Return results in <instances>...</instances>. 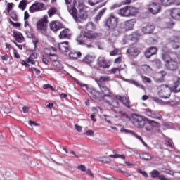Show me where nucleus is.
Masks as SVG:
<instances>
[{
  "mask_svg": "<svg viewBox=\"0 0 180 180\" xmlns=\"http://www.w3.org/2000/svg\"><path fill=\"white\" fill-rule=\"evenodd\" d=\"M65 2L68 6V11L69 13L72 15L75 22L78 23L80 22L79 19H83V20H86V19H88V12L86 11V10L80 11L78 13V11H77V8H75V7L77 6V1L65 0Z\"/></svg>",
  "mask_w": 180,
  "mask_h": 180,
  "instance_id": "nucleus-1",
  "label": "nucleus"
},
{
  "mask_svg": "<svg viewBox=\"0 0 180 180\" xmlns=\"http://www.w3.org/2000/svg\"><path fill=\"white\" fill-rule=\"evenodd\" d=\"M47 19V15H45L42 18L39 19L37 22V29L42 34H44V36L49 37V36H50V32H49V27L47 26V23H49V20Z\"/></svg>",
  "mask_w": 180,
  "mask_h": 180,
  "instance_id": "nucleus-2",
  "label": "nucleus"
},
{
  "mask_svg": "<svg viewBox=\"0 0 180 180\" xmlns=\"http://www.w3.org/2000/svg\"><path fill=\"white\" fill-rule=\"evenodd\" d=\"M84 37L86 39H94L99 37V34L94 32V31H85L82 35H79L77 37V41L78 44H85V41H84Z\"/></svg>",
  "mask_w": 180,
  "mask_h": 180,
  "instance_id": "nucleus-3",
  "label": "nucleus"
},
{
  "mask_svg": "<svg viewBox=\"0 0 180 180\" xmlns=\"http://www.w3.org/2000/svg\"><path fill=\"white\" fill-rule=\"evenodd\" d=\"M162 60L165 61V65L168 70L175 71V70L178 68V61L171 58V56L168 54H164Z\"/></svg>",
  "mask_w": 180,
  "mask_h": 180,
  "instance_id": "nucleus-4",
  "label": "nucleus"
},
{
  "mask_svg": "<svg viewBox=\"0 0 180 180\" xmlns=\"http://www.w3.org/2000/svg\"><path fill=\"white\" fill-rule=\"evenodd\" d=\"M137 12V8L134 7L125 6L119 10L118 15H120V16L127 18L129 16H134Z\"/></svg>",
  "mask_w": 180,
  "mask_h": 180,
  "instance_id": "nucleus-5",
  "label": "nucleus"
},
{
  "mask_svg": "<svg viewBox=\"0 0 180 180\" xmlns=\"http://www.w3.org/2000/svg\"><path fill=\"white\" fill-rule=\"evenodd\" d=\"M119 23V18L115 16L113 14H110V16L106 19L105 26L110 30H115L117 27Z\"/></svg>",
  "mask_w": 180,
  "mask_h": 180,
  "instance_id": "nucleus-6",
  "label": "nucleus"
},
{
  "mask_svg": "<svg viewBox=\"0 0 180 180\" xmlns=\"http://www.w3.org/2000/svg\"><path fill=\"white\" fill-rule=\"evenodd\" d=\"M131 118L132 123L136 127H144V124H146V121L144 120V118H143V117L137 114H132Z\"/></svg>",
  "mask_w": 180,
  "mask_h": 180,
  "instance_id": "nucleus-7",
  "label": "nucleus"
},
{
  "mask_svg": "<svg viewBox=\"0 0 180 180\" xmlns=\"http://www.w3.org/2000/svg\"><path fill=\"white\" fill-rule=\"evenodd\" d=\"M136 19H131L127 20L120 24L121 29H124V30H133L134 28V25H136Z\"/></svg>",
  "mask_w": 180,
  "mask_h": 180,
  "instance_id": "nucleus-8",
  "label": "nucleus"
},
{
  "mask_svg": "<svg viewBox=\"0 0 180 180\" xmlns=\"http://www.w3.org/2000/svg\"><path fill=\"white\" fill-rule=\"evenodd\" d=\"M76 82H77L78 85H80L82 88H86L89 92V96L91 98V99H96V97L98 96V92L95 89H89L88 88V85L79 82V81L76 80Z\"/></svg>",
  "mask_w": 180,
  "mask_h": 180,
  "instance_id": "nucleus-9",
  "label": "nucleus"
},
{
  "mask_svg": "<svg viewBox=\"0 0 180 180\" xmlns=\"http://www.w3.org/2000/svg\"><path fill=\"white\" fill-rule=\"evenodd\" d=\"M148 12L152 13L153 15H157V13H160L161 12V6H160L157 3H150L147 8Z\"/></svg>",
  "mask_w": 180,
  "mask_h": 180,
  "instance_id": "nucleus-10",
  "label": "nucleus"
},
{
  "mask_svg": "<svg viewBox=\"0 0 180 180\" xmlns=\"http://www.w3.org/2000/svg\"><path fill=\"white\" fill-rule=\"evenodd\" d=\"M97 65L100 68H109L110 67V62L108 61L105 57L100 56L97 59Z\"/></svg>",
  "mask_w": 180,
  "mask_h": 180,
  "instance_id": "nucleus-11",
  "label": "nucleus"
},
{
  "mask_svg": "<svg viewBox=\"0 0 180 180\" xmlns=\"http://www.w3.org/2000/svg\"><path fill=\"white\" fill-rule=\"evenodd\" d=\"M44 9V4L40 2H35L30 8V11L31 13H34V12H40Z\"/></svg>",
  "mask_w": 180,
  "mask_h": 180,
  "instance_id": "nucleus-12",
  "label": "nucleus"
},
{
  "mask_svg": "<svg viewBox=\"0 0 180 180\" xmlns=\"http://www.w3.org/2000/svg\"><path fill=\"white\" fill-rule=\"evenodd\" d=\"M146 122H147V123H148V124H150V126H151L152 127H146L145 129L147 131H154V128L153 127H160L161 125L160 124V123L154 121V120H151L150 119H146Z\"/></svg>",
  "mask_w": 180,
  "mask_h": 180,
  "instance_id": "nucleus-13",
  "label": "nucleus"
},
{
  "mask_svg": "<svg viewBox=\"0 0 180 180\" xmlns=\"http://www.w3.org/2000/svg\"><path fill=\"white\" fill-rule=\"evenodd\" d=\"M51 30L53 32H58L60 29L63 28V24L58 21H53L49 25Z\"/></svg>",
  "mask_w": 180,
  "mask_h": 180,
  "instance_id": "nucleus-14",
  "label": "nucleus"
},
{
  "mask_svg": "<svg viewBox=\"0 0 180 180\" xmlns=\"http://www.w3.org/2000/svg\"><path fill=\"white\" fill-rule=\"evenodd\" d=\"M49 56H50V57H53L54 58H51L53 63V65L54 67L56 68V70H63V65H61V63L58 61H57V55L56 54H53L51 53H49Z\"/></svg>",
  "mask_w": 180,
  "mask_h": 180,
  "instance_id": "nucleus-15",
  "label": "nucleus"
},
{
  "mask_svg": "<svg viewBox=\"0 0 180 180\" xmlns=\"http://www.w3.org/2000/svg\"><path fill=\"white\" fill-rule=\"evenodd\" d=\"M169 15L172 19L176 20H180V9L179 8H172L170 11Z\"/></svg>",
  "mask_w": 180,
  "mask_h": 180,
  "instance_id": "nucleus-16",
  "label": "nucleus"
},
{
  "mask_svg": "<svg viewBox=\"0 0 180 180\" xmlns=\"http://www.w3.org/2000/svg\"><path fill=\"white\" fill-rule=\"evenodd\" d=\"M58 47L59 50L63 53H68V51H70V46L68 45V41L59 43Z\"/></svg>",
  "mask_w": 180,
  "mask_h": 180,
  "instance_id": "nucleus-17",
  "label": "nucleus"
},
{
  "mask_svg": "<svg viewBox=\"0 0 180 180\" xmlns=\"http://www.w3.org/2000/svg\"><path fill=\"white\" fill-rule=\"evenodd\" d=\"M34 56V54H32L28 58H27L26 60H22L21 61L22 65H25V67H30V64H32V65H34V64H36V62L32 58Z\"/></svg>",
  "mask_w": 180,
  "mask_h": 180,
  "instance_id": "nucleus-18",
  "label": "nucleus"
},
{
  "mask_svg": "<svg viewBox=\"0 0 180 180\" xmlns=\"http://www.w3.org/2000/svg\"><path fill=\"white\" fill-rule=\"evenodd\" d=\"M115 98L118 101H121V102H122L123 105L126 106V108H128V109H130V101L127 100L126 97L121 96H116Z\"/></svg>",
  "mask_w": 180,
  "mask_h": 180,
  "instance_id": "nucleus-19",
  "label": "nucleus"
},
{
  "mask_svg": "<svg viewBox=\"0 0 180 180\" xmlns=\"http://www.w3.org/2000/svg\"><path fill=\"white\" fill-rule=\"evenodd\" d=\"M127 54H130L132 57H137L140 54V51L134 47H130L127 51Z\"/></svg>",
  "mask_w": 180,
  "mask_h": 180,
  "instance_id": "nucleus-20",
  "label": "nucleus"
},
{
  "mask_svg": "<svg viewBox=\"0 0 180 180\" xmlns=\"http://www.w3.org/2000/svg\"><path fill=\"white\" fill-rule=\"evenodd\" d=\"M157 51H158L157 48L150 47L149 49H148L145 52V56L146 57V58H150L151 56H154V54H157Z\"/></svg>",
  "mask_w": 180,
  "mask_h": 180,
  "instance_id": "nucleus-21",
  "label": "nucleus"
},
{
  "mask_svg": "<svg viewBox=\"0 0 180 180\" xmlns=\"http://www.w3.org/2000/svg\"><path fill=\"white\" fill-rule=\"evenodd\" d=\"M154 25H147L146 27H143L142 29V32L144 33V34H150L153 32H154Z\"/></svg>",
  "mask_w": 180,
  "mask_h": 180,
  "instance_id": "nucleus-22",
  "label": "nucleus"
},
{
  "mask_svg": "<svg viewBox=\"0 0 180 180\" xmlns=\"http://www.w3.org/2000/svg\"><path fill=\"white\" fill-rule=\"evenodd\" d=\"M109 81H110V77L108 76H101L100 78L96 79V82L99 85V86H101V84H102V82H109Z\"/></svg>",
  "mask_w": 180,
  "mask_h": 180,
  "instance_id": "nucleus-23",
  "label": "nucleus"
},
{
  "mask_svg": "<svg viewBox=\"0 0 180 180\" xmlns=\"http://www.w3.org/2000/svg\"><path fill=\"white\" fill-rule=\"evenodd\" d=\"M70 29H65L63 31H61L59 34L60 39H68L70 37Z\"/></svg>",
  "mask_w": 180,
  "mask_h": 180,
  "instance_id": "nucleus-24",
  "label": "nucleus"
},
{
  "mask_svg": "<svg viewBox=\"0 0 180 180\" xmlns=\"http://www.w3.org/2000/svg\"><path fill=\"white\" fill-rule=\"evenodd\" d=\"M14 37L18 43H23V41H25V37H23L22 33L19 32H14Z\"/></svg>",
  "mask_w": 180,
  "mask_h": 180,
  "instance_id": "nucleus-25",
  "label": "nucleus"
},
{
  "mask_svg": "<svg viewBox=\"0 0 180 180\" xmlns=\"http://www.w3.org/2000/svg\"><path fill=\"white\" fill-rule=\"evenodd\" d=\"M96 57L91 55H87L83 58V63L85 64H91V63H94L95 61Z\"/></svg>",
  "mask_w": 180,
  "mask_h": 180,
  "instance_id": "nucleus-26",
  "label": "nucleus"
},
{
  "mask_svg": "<svg viewBox=\"0 0 180 180\" xmlns=\"http://www.w3.org/2000/svg\"><path fill=\"white\" fill-rule=\"evenodd\" d=\"M159 2L162 6H171L175 2V0H159Z\"/></svg>",
  "mask_w": 180,
  "mask_h": 180,
  "instance_id": "nucleus-27",
  "label": "nucleus"
},
{
  "mask_svg": "<svg viewBox=\"0 0 180 180\" xmlns=\"http://www.w3.org/2000/svg\"><path fill=\"white\" fill-rule=\"evenodd\" d=\"M147 115L150 117H152V119H161V116H160V115L153 112L151 110L147 111Z\"/></svg>",
  "mask_w": 180,
  "mask_h": 180,
  "instance_id": "nucleus-28",
  "label": "nucleus"
},
{
  "mask_svg": "<svg viewBox=\"0 0 180 180\" xmlns=\"http://www.w3.org/2000/svg\"><path fill=\"white\" fill-rule=\"evenodd\" d=\"M95 29H96V27H95V25H94V22H89L86 25V30L87 32H94V30H95Z\"/></svg>",
  "mask_w": 180,
  "mask_h": 180,
  "instance_id": "nucleus-29",
  "label": "nucleus"
},
{
  "mask_svg": "<svg viewBox=\"0 0 180 180\" xmlns=\"http://www.w3.org/2000/svg\"><path fill=\"white\" fill-rule=\"evenodd\" d=\"M108 11L106 8H103L98 14L95 17V22H98V20H101V18L105 15V13Z\"/></svg>",
  "mask_w": 180,
  "mask_h": 180,
  "instance_id": "nucleus-30",
  "label": "nucleus"
},
{
  "mask_svg": "<svg viewBox=\"0 0 180 180\" xmlns=\"http://www.w3.org/2000/svg\"><path fill=\"white\" fill-rule=\"evenodd\" d=\"M100 89L101 90V92L105 95V96H109L110 95V90L108 89L105 86H101Z\"/></svg>",
  "mask_w": 180,
  "mask_h": 180,
  "instance_id": "nucleus-31",
  "label": "nucleus"
},
{
  "mask_svg": "<svg viewBox=\"0 0 180 180\" xmlns=\"http://www.w3.org/2000/svg\"><path fill=\"white\" fill-rule=\"evenodd\" d=\"M165 75H167V72H165L164 71L158 73L157 75V77H161V78L156 79V82H162L164 81V77H165Z\"/></svg>",
  "mask_w": 180,
  "mask_h": 180,
  "instance_id": "nucleus-32",
  "label": "nucleus"
},
{
  "mask_svg": "<svg viewBox=\"0 0 180 180\" xmlns=\"http://www.w3.org/2000/svg\"><path fill=\"white\" fill-rule=\"evenodd\" d=\"M27 0H22L18 6V8H20V9H21V11H25V9H26V7L27 6Z\"/></svg>",
  "mask_w": 180,
  "mask_h": 180,
  "instance_id": "nucleus-33",
  "label": "nucleus"
},
{
  "mask_svg": "<svg viewBox=\"0 0 180 180\" xmlns=\"http://www.w3.org/2000/svg\"><path fill=\"white\" fill-rule=\"evenodd\" d=\"M139 157L142 160H153V157L148 153H140Z\"/></svg>",
  "mask_w": 180,
  "mask_h": 180,
  "instance_id": "nucleus-34",
  "label": "nucleus"
},
{
  "mask_svg": "<svg viewBox=\"0 0 180 180\" xmlns=\"http://www.w3.org/2000/svg\"><path fill=\"white\" fill-rule=\"evenodd\" d=\"M80 56H81V52H71L69 54L70 58H72V59L79 58Z\"/></svg>",
  "mask_w": 180,
  "mask_h": 180,
  "instance_id": "nucleus-35",
  "label": "nucleus"
},
{
  "mask_svg": "<svg viewBox=\"0 0 180 180\" xmlns=\"http://www.w3.org/2000/svg\"><path fill=\"white\" fill-rule=\"evenodd\" d=\"M173 90L174 92H180V79H178L176 82L174 83Z\"/></svg>",
  "mask_w": 180,
  "mask_h": 180,
  "instance_id": "nucleus-36",
  "label": "nucleus"
},
{
  "mask_svg": "<svg viewBox=\"0 0 180 180\" xmlns=\"http://www.w3.org/2000/svg\"><path fill=\"white\" fill-rule=\"evenodd\" d=\"M57 13V8L56 7H51L49 11H48V15L50 18L53 16V15H56Z\"/></svg>",
  "mask_w": 180,
  "mask_h": 180,
  "instance_id": "nucleus-37",
  "label": "nucleus"
},
{
  "mask_svg": "<svg viewBox=\"0 0 180 180\" xmlns=\"http://www.w3.org/2000/svg\"><path fill=\"white\" fill-rule=\"evenodd\" d=\"M109 157H110V158H121L122 160H126V156H124V155H120L119 153L110 155Z\"/></svg>",
  "mask_w": 180,
  "mask_h": 180,
  "instance_id": "nucleus-38",
  "label": "nucleus"
},
{
  "mask_svg": "<svg viewBox=\"0 0 180 180\" xmlns=\"http://www.w3.org/2000/svg\"><path fill=\"white\" fill-rule=\"evenodd\" d=\"M177 39L175 38L174 40L170 39V41L172 42V46L173 49L178 50L180 49L179 44L176 42Z\"/></svg>",
  "mask_w": 180,
  "mask_h": 180,
  "instance_id": "nucleus-39",
  "label": "nucleus"
},
{
  "mask_svg": "<svg viewBox=\"0 0 180 180\" xmlns=\"http://www.w3.org/2000/svg\"><path fill=\"white\" fill-rule=\"evenodd\" d=\"M77 8L79 10V12H82L84 11H86V7H85V4H84L82 2L79 1L78 3Z\"/></svg>",
  "mask_w": 180,
  "mask_h": 180,
  "instance_id": "nucleus-40",
  "label": "nucleus"
},
{
  "mask_svg": "<svg viewBox=\"0 0 180 180\" xmlns=\"http://www.w3.org/2000/svg\"><path fill=\"white\" fill-rule=\"evenodd\" d=\"M127 82H129V84H133L134 85H136V86H139V88H144V86L143 85H141L140 84H139V82H137L136 80H133V79H127Z\"/></svg>",
  "mask_w": 180,
  "mask_h": 180,
  "instance_id": "nucleus-41",
  "label": "nucleus"
},
{
  "mask_svg": "<svg viewBox=\"0 0 180 180\" xmlns=\"http://www.w3.org/2000/svg\"><path fill=\"white\" fill-rule=\"evenodd\" d=\"M28 124L31 130H33V126H40L39 123H37L33 120H30Z\"/></svg>",
  "mask_w": 180,
  "mask_h": 180,
  "instance_id": "nucleus-42",
  "label": "nucleus"
},
{
  "mask_svg": "<svg viewBox=\"0 0 180 180\" xmlns=\"http://www.w3.org/2000/svg\"><path fill=\"white\" fill-rule=\"evenodd\" d=\"M150 175L152 178H159L160 175V172L157 170H153V172H150Z\"/></svg>",
  "mask_w": 180,
  "mask_h": 180,
  "instance_id": "nucleus-43",
  "label": "nucleus"
},
{
  "mask_svg": "<svg viewBox=\"0 0 180 180\" xmlns=\"http://www.w3.org/2000/svg\"><path fill=\"white\" fill-rule=\"evenodd\" d=\"M169 87L167 85H162L160 86V92H169Z\"/></svg>",
  "mask_w": 180,
  "mask_h": 180,
  "instance_id": "nucleus-44",
  "label": "nucleus"
},
{
  "mask_svg": "<svg viewBox=\"0 0 180 180\" xmlns=\"http://www.w3.org/2000/svg\"><path fill=\"white\" fill-rule=\"evenodd\" d=\"M122 69H120V68H112L109 72L110 74H116V72H117V71L120 72Z\"/></svg>",
  "mask_w": 180,
  "mask_h": 180,
  "instance_id": "nucleus-45",
  "label": "nucleus"
},
{
  "mask_svg": "<svg viewBox=\"0 0 180 180\" xmlns=\"http://www.w3.org/2000/svg\"><path fill=\"white\" fill-rule=\"evenodd\" d=\"M1 110H3V112L4 113H11V108H9V107H6L5 105H3L1 107Z\"/></svg>",
  "mask_w": 180,
  "mask_h": 180,
  "instance_id": "nucleus-46",
  "label": "nucleus"
},
{
  "mask_svg": "<svg viewBox=\"0 0 180 180\" xmlns=\"http://www.w3.org/2000/svg\"><path fill=\"white\" fill-rule=\"evenodd\" d=\"M89 5L91 6H94V5H96V4H99L101 2V0H89L88 1Z\"/></svg>",
  "mask_w": 180,
  "mask_h": 180,
  "instance_id": "nucleus-47",
  "label": "nucleus"
},
{
  "mask_svg": "<svg viewBox=\"0 0 180 180\" xmlns=\"http://www.w3.org/2000/svg\"><path fill=\"white\" fill-rule=\"evenodd\" d=\"M142 70L145 71V72H148L151 70V68L149 65H142Z\"/></svg>",
  "mask_w": 180,
  "mask_h": 180,
  "instance_id": "nucleus-48",
  "label": "nucleus"
},
{
  "mask_svg": "<svg viewBox=\"0 0 180 180\" xmlns=\"http://www.w3.org/2000/svg\"><path fill=\"white\" fill-rule=\"evenodd\" d=\"M77 169H79V171H82V172H86V167H85V165H80L77 166Z\"/></svg>",
  "mask_w": 180,
  "mask_h": 180,
  "instance_id": "nucleus-49",
  "label": "nucleus"
},
{
  "mask_svg": "<svg viewBox=\"0 0 180 180\" xmlns=\"http://www.w3.org/2000/svg\"><path fill=\"white\" fill-rule=\"evenodd\" d=\"M136 171H137V172H139V174H141V175H143V176H145V178L148 177V174H147V172H143L140 169H137Z\"/></svg>",
  "mask_w": 180,
  "mask_h": 180,
  "instance_id": "nucleus-50",
  "label": "nucleus"
},
{
  "mask_svg": "<svg viewBox=\"0 0 180 180\" xmlns=\"http://www.w3.org/2000/svg\"><path fill=\"white\" fill-rule=\"evenodd\" d=\"M108 103L112 106V108H117L119 106V102L116 101H113L111 103L108 102Z\"/></svg>",
  "mask_w": 180,
  "mask_h": 180,
  "instance_id": "nucleus-51",
  "label": "nucleus"
},
{
  "mask_svg": "<svg viewBox=\"0 0 180 180\" xmlns=\"http://www.w3.org/2000/svg\"><path fill=\"white\" fill-rule=\"evenodd\" d=\"M119 54V49H115L112 51L110 53V56H117Z\"/></svg>",
  "mask_w": 180,
  "mask_h": 180,
  "instance_id": "nucleus-52",
  "label": "nucleus"
},
{
  "mask_svg": "<svg viewBox=\"0 0 180 180\" xmlns=\"http://www.w3.org/2000/svg\"><path fill=\"white\" fill-rule=\"evenodd\" d=\"M122 58H123V57L119 56L118 58L115 59V60H114L115 64H120V63H122Z\"/></svg>",
  "mask_w": 180,
  "mask_h": 180,
  "instance_id": "nucleus-53",
  "label": "nucleus"
},
{
  "mask_svg": "<svg viewBox=\"0 0 180 180\" xmlns=\"http://www.w3.org/2000/svg\"><path fill=\"white\" fill-rule=\"evenodd\" d=\"M119 172L123 174V175H124V176H126L127 178H129V176H131V174L127 172H124L123 170H119Z\"/></svg>",
  "mask_w": 180,
  "mask_h": 180,
  "instance_id": "nucleus-54",
  "label": "nucleus"
},
{
  "mask_svg": "<svg viewBox=\"0 0 180 180\" xmlns=\"http://www.w3.org/2000/svg\"><path fill=\"white\" fill-rule=\"evenodd\" d=\"M85 136H94V131L89 129L84 133Z\"/></svg>",
  "mask_w": 180,
  "mask_h": 180,
  "instance_id": "nucleus-55",
  "label": "nucleus"
},
{
  "mask_svg": "<svg viewBox=\"0 0 180 180\" xmlns=\"http://www.w3.org/2000/svg\"><path fill=\"white\" fill-rule=\"evenodd\" d=\"M86 173L87 174V175H89V176H91V178H95V176L94 175L91 169H88L87 170H86Z\"/></svg>",
  "mask_w": 180,
  "mask_h": 180,
  "instance_id": "nucleus-56",
  "label": "nucleus"
},
{
  "mask_svg": "<svg viewBox=\"0 0 180 180\" xmlns=\"http://www.w3.org/2000/svg\"><path fill=\"white\" fill-rule=\"evenodd\" d=\"M119 113L123 116V117H126V119H128L129 120H130V117H129V115H127V114H126L125 112H123L122 111H120Z\"/></svg>",
  "mask_w": 180,
  "mask_h": 180,
  "instance_id": "nucleus-57",
  "label": "nucleus"
},
{
  "mask_svg": "<svg viewBox=\"0 0 180 180\" xmlns=\"http://www.w3.org/2000/svg\"><path fill=\"white\" fill-rule=\"evenodd\" d=\"M75 129L79 131V132H81L82 131V127L79 126V125H77V124H75Z\"/></svg>",
  "mask_w": 180,
  "mask_h": 180,
  "instance_id": "nucleus-58",
  "label": "nucleus"
},
{
  "mask_svg": "<svg viewBox=\"0 0 180 180\" xmlns=\"http://www.w3.org/2000/svg\"><path fill=\"white\" fill-rule=\"evenodd\" d=\"M103 117H104L105 122H107L108 123H112V121H110V120H109V116L104 115Z\"/></svg>",
  "mask_w": 180,
  "mask_h": 180,
  "instance_id": "nucleus-59",
  "label": "nucleus"
},
{
  "mask_svg": "<svg viewBox=\"0 0 180 180\" xmlns=\"http://www.w3.org/2000/svg\"><path fill=\"white\" fill-rule=\"evenodd\" d=\"M70 154L73 155V157H75V158H79V156L77 155V153L74 150H71Z\"/></svg>",
  "mask_w": 180,
  "mask_h": 180,
  "instance_id": "nucleus-60",
  "label": "nucleus"
},
{
  "mask_svg": "<svg viewBox=\"0 0 180 180\" xmlns=\"http://www.w3.org/2000/svg\"><path fill=\"white\" fill-rule=\"evenodd\" d=\"M13 54H14V57H15V58H20V55H19V53H18V52L15 49L13 51Z\"/></svg>",
  "mask_w": 180,
  "mask_h": 180,
  "instance_id": "nucleus-61",
  "label": "nucleus"
},
{
  "mask_svg": "<svg viewBox=\"0 0 180 180\" xmlns=\"http://www.w3.org/2000/svg\"><path fill=\"white\" fill-rule=\"evenodd\" d=\"M29 19V13L25 11L24 13V20H27Z\"/></svg>",
  "mask_w": 180,
  "mask_h": 180,
  "instance_id": "nucleus-62",
  "label": "nucleus"
},
{
  "mask_svg": "<svg viewBox=\"0 0 180 180\" xmlns=\"http://www.w3.org/2000/svg\"><path fill=\"white\" fill-rule=\"evenodd\" d=\"M98 161L101 162H110V160H106V159H104L103 158H100Z\"/></svg>",
  "mask_w": 180,
  "mask_h": 180,
  "instance_id": "nucleus-63",
  "label": "nucleus"
},
{
  "mask_svg": "<svg viewBox=\"0 0 180 180\" xmlns=\"http://www.w3.org/2000/svg\"><path fill=\"white\" fill-rule=\"evenodd\" d=\"M176 56L177 58H180V48L177 49V51H176Z\"/></svg>",
  "mask_w": 180,
  "mask_h": 180,
  "instance_id": "nucleus-64",
  "label": "nucleus"
}]
</instances>
